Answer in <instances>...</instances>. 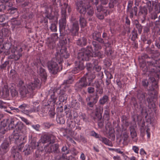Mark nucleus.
Wrapping results in <instances>:
<instances>
[{"mask_svg": "<svg viewBox=\"0 0 160 160\" xmlns=\"http://www.w3.org/2000/svg\"><path fill=\"white\" fill-rule=\"evenodd\" d=\"M62 152H65V153L63 154H64L65 158L66 157V155L69 153V148L66 146L63 147L62 148Z\"/></svg>", "mask_w": 160, "mask_h": 160, "instance_id": "e2e57ef3", "label": "nucleus"}, {"mask_svg": "<svg viewBox=\"0 0 160 160\" xmlns=\"http://www.w3.org/2000/svg\"><path fill=\"white\" fill-rule=\"evenodd\" d=\"M47 9L49 10L50 11L58 12V5L56 2H53V4L50 5Z\"/></svg>", "mask_w": 160, "mask_h": 160, "instance_id": "72a5a7b5", "label": "nucleus"}, {"mask_svg": "<svg viewBox=\"0 0 160 160\" xmlns=\"http://www.w3.org/2000/svg\"><path fill=\"white\" fill-rule=\"evenodd\" d=\"M58 38V36L57 34H54L52 37L51 39L53 40L52 42L51 43L50 42L48 46L50 48H52L55 46V41H56Z\"/></svg>", "mask_w": 160, "mask_h": 160, "instance_id": "7c9ffc66", "label": "nucleus"}, {"mask_svg": "<svg viewBox=\"0 0 160 160\" xmlns=\"http://www.w3.org/2000/svg\"><path fill=\"white\" fill-rule=\"evenodd\" d=\"M71 106L75 109H78L79 106V103L77 102L76 100H73L72 102Z\"/></svg>", "mask_w": 160, "mask_h": 160, "instance_id": "603ef678", "label": "nucleus"}, {"mask_svg": "<svg viewBox=\"0 0 160 160\" xmlns=\"http://www.w3.org/2000/svg\"><path fill=\"white\" fill-rule=\"evenodd\" d=\"M99 98V96L97 93L93 96L92 101L87 103V106L90 108H93L94 105L97 102Z\"/></svg>", "mask_w": 160, "mask_h": 160, "instance_id": "4be33fe9", "label": "nucleus"}, {"mask_svg": "<svg viewBox=\"0 0 160 160\" xmlns=\"http://www.w3.org/2000/svg\"><path fill=\"white\" fill-rule=\"evenodd\" d=\"M11 94L13 98H16L18 96V91L14 88H13L10 90Z\"/></svg>", "mask_w": 160, "mask_h": 160, "instance_id": "a18cd8bd", "label": "nucleus"}, {"mask_svg": "<svg viewBox=\"0 0 160 160\" xmlns=\"http://www.w3.org/2000/svg\"><path fill=\"white\" fill-rule=\"evenodd\" d=\"M68 132H69V133H70V134H69V133H67L66 134H64V136L66 138H67V139L71 141V142H75L74 141H73L72 139V133L71 132H69V131H68Z\"/></svg>", "mask_w": 160, "mask_h": 160, "instance_id": "09e8293b", "label": "nucleus"}, {"mask_svg": "<svg viewBox=\"0 0 160 160\" xmlns=\"http://www.w3.org/2000/svg\"><path fill=\"white\" fill-rule=\"evenodd\" d=\"M103 56V54L102 52L100 51H98L93 50L92 51V57H98V58H102Z\"/></svg>", "mask_w": 160, "mask_h": 160, "instance_id": "c756f323", "label": "nucleus"}, {"mask_svg": "<svg viewBox=\"0 0 160 160\" xmlns=\"http://www.w3.org/2000/svg\"><path fill=\"white\" fill-rule=\"evenodd\" d=\"M133 5V3L131 1H129L128 2V5L127 6V12L129 11L132 8V6Z\"/></svg>", "mask_w": 160, "mask_h": 160, "instance_id": "774afa93", "label": "nucleus"}, {"mask_svg": "<svg viewBox=\"0 0 160 160\" xmlns=\"http://www.w3.org/2000/svg\"><path fill=\"white\" fill-rule=\"evenodd\" d=\"M87 10L86 16L87 18H89V20H91L92 19L91 18L93 15L94 13L93 8L91 7L90 5V7L87 8Z\"/></svg>", "mask_w": 160, "mask_h": 160, "instance_id": "cd10ccee", "label": "nucleus"}, {"mask_svg": "<svg viewBox=\"0 0 160 160\" xmlns=\"http://www.w3.org/2000/svg\"><path fill=\"white\" fill-rule=\"evenodd\" d=\"M79 22L81 28H83L86 26L87 24L86 20L82 15L79 16Z\"/></svg>", "mask_w": 160, "mask_h": 160, "instance_id": "c85d7f7f", "label": "nucleus"}, {"mask_svg": "<svg viewBox=\"0 0 160 160\" xmlns=\"http://www.w3.org/2000/svg\"><path fill=\"white\" fill-rule=\"evenodd\" d=\"M9 8L8 9V13L10 14H13L17 11V8L13 7H11L9 6Z\"/></svg>", "mask_w": 160, "mask_h": 160, "instance_id": "de8ad7c7", "label": "nucleus"}, {"mask_svg": "<svg viewBox=\"0 0 160 160\" xmlns=\"http://www.w3.org/2000/svg\"><path fill=\"white\" fill-rule=\"evenodd\" d=\"M92 38L94 40L97 41L99 43H104V40L101 38V33L98 31H94L91 34Z\"/></svg>", "mask_w": 160, "mask_h": 160, "instance_id": "ddd939ff", "label": "nucleus"}, {"mask_svg": "<svg viewBox=\"0 0 160 160\" xmlns=\"http://www.w3.org/2000/svg\"><path fill=\"white\" fill-rule=\"evenodd\" d=\"M76 8L80 14H85L87 12V8L90 7L88 0H77L75 2Z\"/></svg>", "mask_w": 160, "mask_h": 160, "instance_id": "f03ea898", "label": "nucleus"}, {"mask_svg": "<svg viewBox=\"0 0 160 160\" xmlns=\"http://www.w3.org/2000/svg\"><path fill=\"white\" fill-rule=\"evenodd\" d=\"M38 73L44 80L46 79L47 75L44 69L41 67L39 68V69H38Z\"/></svg>", "mask_w": 160, "mask_h": 160, "instance_id": "a878e982", "label": "nucleus"}, {"mask_svg": "<svg viewBox=\"0 0 160 160\" xmlns=\"http://www.w3.org/2000/svg\"><path fill=\"white\" fill-rule=\"evenodd\" d=\"M92 44L94 48L95 51H98L102 48L101 45L100 43L98 42H97L95 41H93L92 42Z\"/></svg>", "mask_w": 160, "mask_h": 160, "instance_id": "ea45409f", "label": "nucleus"}, {"mask_svg": "<svg viewBox=\"0 0 160 160\" xmlns=\"http://www.w3.org/2000/svg\"><path fill=\"white\" fill-rule=\"evenodd\" d=\"M9 144L7 142L2 143L0 146V156L5 154L9 150Z\"/></svg>", "mask_w": 160, "mask_h": 160, "instance_id": "2eb2a0df", "label": "nucleus"}, {"mask_svg": "<svg viewBox=\"0 0 160 160\" xmlns=\"http://www.w3.org/2000/svg\"><path fill=\"white\" fill-rule=\"evenodd\" d=\"M40 81L38 79L35 80L33 82H29L26 85V87L30 93V94L32 93L33 91L35 88L38 86V84H39Z\"/></svg>", "mask_w": 160, "mask_h": 160, "instance_id": "f8f14e48", "label": "nucleus"}, {"mask_svg": "<svg viewBox=\"0 0 160 160\" xmlns=\"http://www.w3.org/2000/svg\"><path fill=\"white\" fill-rule=\"evenodd\" d=\"M147 95L146 93L143 92L141 91H139L138 92L137 98L140 101V104H146L145 97Z\"/></svg>", "mask_w": 160, "mask_h": 160, "instance_id": "f3484780", "label": "nucleus"}, {"mask_svg": "<svg viewBox=\"0 0 160 160\" xmlns=\"http://www.w3.org/2000/svg\"><path fill=\"white\" fill-rule=\"evenodd\" d=\"M99 140L106 145L110 146H112V144L111 141L106 138L101 136V137L99 138Z\"/></svg>", "mask_w": 160, "mask_h": 160, "instance_id": "e433bc0d", "label": "nucleus"}, {"mask_svg": "<svg viewBox=\"0 0 160 160\" xmlns=\"http://www.w3.org/2000/svg\"><path fill=\"white\" fill-rule=\"evenodd\" d=\"M122 139L123 142L127 140L128 138V133L126 132H125L122 133Z\"/></svg>", "mask_w": 160, "mask_h": 160, "instance_id": "69168bd1", "label": "nucleus"}, {"mask_svg": "<svg viewBox=\"0 0 160 160\" xmlns=\"http://www.w3.org/2000/svg\"><path fill=\"white\" fill-rule=\"evenodd\" d=\"M26 138V137L24 135H20L18 132H15V130L13 131L12 134L10 137L11 141H14V143L17 145L22 141H25Z\"/></svg>", "mask_w": 160, "mask_h": 160, "instance_id": "6e6552de", "label": "nucleus"}, {"mask_svg": "<svg viewBox=\"0 0 160 160\" xmlns=\"http://www.w3.org/2000/svg\"><path fill=\"white\" fill-rule=\"evenodd\" d=\"M59 93L60 94L59 98V100L60 102H63L67 100V95L65 93V91L63 90H60Z\"/></svg>", "mask_w": 160, "mask_h": 160, "instance_id": "b1692460", "label": "nucleus"}, {"mask_svg": "<svg viewBox=\"0 0 160 160\" xmlns=\"http://www.w3.org/2000/svg\"><path fill=\"white\" fill-rule=\"evenodd\" d=\"M88 86L87 81V78L85 76L81 78L75 85V89L78 91H81L83 88H86Z\"/></svg>", "mask_w": 160, "mask_h": 160, "instance_id": "0eeeda50", "label": "nucleus"}, {"mask_svg": "<svg viewBox=\"0 0 160 160\" xmlns=\"http://www.w3.org/2000/svg\"><path fill=\"white\" fill-rule=\"evenodd\" d=\"M103 112L102 107L98 106L96 108L95 115L96 117L100 119L102 118V114Z\"/></svg>", "mask_w": 160, "mask_h": 160, "instance_id": "412c9836", "label": "nucleus"}, {"mask_svg": "<svg viewBox=\"0 0 160 160\" xmlns=\"http://www.w3.org/2000/svg\"><path fill=\"white\" fill-rule=\"evenodd\" d=\"M9 63L8 61H5L4 63L0 65V68L1 69H5L6 67L9 64Z\"/></svg>", "mask_w": 160, "mask_h": 160, "instance_id": "0e129e2a", "label": "nucleus"}, {"mask_svg": "<svg viewBox=\"0 0 160 160\" xmlns=\"http://www.w3.org/2000/svg\"><path fill=\"white\" fill-rule=\"evenodd\" d=\"M69 56V53L67 51L66 48L65 47H63L60 49V51L58 52L57 56L56 58H57L58 59L59 58L63 57L66 59L68 58Z\"/></svg>", "mask_w": 160, "mask_h": 160, "instance_id": "dca6fc26", "label": "nucleus"}, {"mask_svg": "<svg viewBox=\"0 0 160 160\" xmlns=\"http://www.w3.org/2000/svg\"><path fill=\"white\" fill-rule=\"evenodd\" d=\"M13 157L15 160H22V158L21 154L16 150L12 152Z\"/></svg>", "mask_w": 160, "mask_h": 160, "instance_id": "4c0bfd02", "label": "nucleus"}, {"mask_svg": "<svg viewBox=\"0 0 160 160\" xmlns=\"http://www.w3.org/2000/svg\"><path fill=\"white\" fill-rule=\"evenodd\" d=\"M68 7L67 3H64L61 9V18L59 20V24L61 29H65L66 24V8Z\"/></svg>", "mask_w": 160, "mask_h": 160, "instance_id": "20e7f679", "label": "nucleus"}, {"mask_svg": "<svg viewBox=\"0 0 160 160\" xmlns=\"http://www.w3.org/2000/svg\"><path fill=\"white\" fill-rule=\"evenodd\" d=\"M41 109L39 106H38L37 107L33 106V108H31L30 111L32 112H38L39 114L40 112V111H41Z\"/></svg>", "mask_w": 160, "mask_h": 160, "instance_id": "4d7b16f0", "label": "nucleus"}, {"mask_svg": "<svg viewBox=\"0 0 160 160\" xmlns=\"http://www.w3.org/2000/svg\"><path fill=\"white\" fill-rule=\"evenodd\" d=\"M92 46H88L86 48L82 49L81 51L78 53V58L80 60L88 61L92 57Z\"/></svg>", "mask_w": 160, "mask_h": 160, "instance_id": "7ed1b4c3", "label": "nucleus"}, {"mask_svg": "<svg viewBox=\"0 0 160 160\" xmlns=\"http://www.w3.org/2000/svg\"><path fill=\"white\" fill-rule=\"evenodd\" d=\"M102 39L104 40V43H101V44H103L105 46H106L107 45H108V46H109L110 44L108 42H107V38H108L107 34L106 32H103L102 35Z\"/></svg>", "mask_w": 160, "mask_h": 160, "instance_id": "49530a36", "label": "nucleus"}, {"mask_svg": "<svg viewBox=\"0 0 160 160\" xmlns=\"http://www.w3.org/2000/svg\"><path fill=\"white\" fill-rule=\"evenodd\" d=\"M116 83L118 87L120 89L122 88L124 82L122 80L117 79L116 81Z\"/></svg>", "mask_w": 160, "mask_h": 160, "instance_id": "3c124183", "label": "nucleus"}, {"mask_svg": "<svg viewBox=\"0 0 160 160\" xmlns=\"http://www.w3.org/2000/svg\"><path fill=\"white\" fill-rule=\"evenodd\" d=\"M87 88V91L89 94L93 93L95 91V88L92 86H89Z\"/></svg>", "mask_w": 160, "mask_h": 160, "instance_id": "bf43d9fd", "label": "nucleus"}, {"mask_svg": "<svg viewBox=\"0 0 160 160\" xmlns=\"http://www.w3.org/2000/svg\"><path fill=\"white\" fill-rule=\"evenodd\" d=\"M86 75L87 76L88 83V86H92L93 83H92L96 78L95 75L93 73L88 74L87 73Z\"/></svg>", "mask_w": 160, "mask_h": 160, "instance_id": "393cba45", "label": "nucleus"}, {"mask_svg": "<svg viewBox=\"0 0 160 160\" xmlns=\"http://www.w3.org/2000/svg\"><path fill=\"white\" fill-rule=\"evenodd\" d=\"M147 65L150 72L155 73H157L158 72L159 70H157V61L153 59H152L151 61H148L147 62Z\"/></svg>", "mask_w": 160, "mask_h": 160, "instance_id": "9d476101", "label": "nucleus"}, {"mask_svg": "<svg viewBox=\"0 0 160 160\" xmlns=\"http://www.w3.org/2000/svg\"><path fill=\"white\" fill-rule=\"evenodd\" d=\"M150 18L153 20L158 19L157 14L156 12H153L150 15Z\"/></svg>", "mask_w": 160, "mask_h": 160, "instance_id": "052dcab7", "label": "nucleus"}, {"mask_svg": "<svg viewBox=\"0 0 160 160\" xmlns=\"http://www.w3.org/2000/svg\"><path fill=\"white\" fill-rule=\"evenodd\" d=\"M142 120V117L138 115H134L133 121L136 122V121L139 122Z\"/></svg>", "mask_w": 160, "mask_h": 160, "instance_id": "338daca9", "label": "nucleus"}, {"mask_svg": "<svg viewBox=\"0 0 160 160\" xmlns=\"http://www.w3.org/2000/svg\"><path fill=\"white\" fill-rule=\"evenodd\" d=\"M55 160H63L65 159V156L63 153H60L58 155L54 156Z\"/></svg>", "mask_w": 160, "mask_h": 160, "instance_id": "8fccbe9b", "label": "nucleus"}, {"mask_svg": "<svg viewBox=\"0 0 160 160\" xmlns=\"http://www.w3.org/2000/svg\"><path fill=\"white\" fill-rule=\"evenodd\" d=\"M108 97L106 95H105L99 99L98 102L100 105H103L105 104L106 103L108 102Z\"/></svg>", "mask_w": 160, "mask_h": 160, "instance_id": "f704fd0d", "label": "nucleus"}, {"mask_svg": "<svg viewBox=\"0 0 160 160\" xmlns=\"http://www.w3.org/2000/svg\"><path fill=\"white\" fill-rule=\"evenodd\" d=\"M131 137L132 139L135 138L137 136V134L133 126H131L129 128Z\"/></svg>", "mask_w": 160, "mask_h": 160, "instance_id": "c03bdc74", "label": "nucleus"}, {"mask_svg": "<svg viewBox=\"0 0 160 160\" xmlns=\"http://www.w3.org/2000/svg\"><path fill=\"white\" fill-rule=\"evenodd\" d=\"M75 67L78 68V69H79V70H81L84 69L85 68V67L83 63L80 61H75Z\"/></svg>", "mask_w": 160, "mask_h": 160, "instance_id": "79ce46f5", "label": "nucleus"}, {"mask_svg": "<svg viewBox=\"0 0 160 160\" xmlns=\"http://www.w3.org/2000/svg\"><path fill=\"white\" fill-rule=\"evenodd\" d=\"M57 122L60 124H64L65 122L64 118L62 116H59L56 118Z\"/></svg>", "mask_w": 160, "mask_h": 160, "instance_id": "5fc2aeb1", "label": "nucleus"}, {"mask_svg": "<svg viewBox=\"0 0 160 160\" xmlns=\"http://www.w3.org/2000/svg\"><path fill=\"white\" fill-rule=\"evenodd\" d=\"M25 126L24 124L21 122H18L16 125L15 129V132L16 131L18 132H22L24 129Z\"/></svg>", "mask_w": 160, "mask_h": 160, "instance_id": "aec40b11", "label": "nucleus"}, {"mask_svg": "<svg viewBox=\"0 0 160 160\" xmlns=\"http://www.w3.org/2000/svg\"><path fill=\"white\" fill-rule=\"evenodd\" d=\"M132 36L131 39L132 41H134L138 38V34L137 32L135 31V29L132 31Z\"/></svg>", "mask_w": 160, "mask_h": 160, "instance_id": "6e6d98bb", "label": "nucleus"}, {"mask_svg": "<svg viewBox=\"0 0 160 160\" xmlns=\"http://www.w3.org/2000/svg\"><path fill=\"white\" fill-rule=\"evenodd\" d=\"M48 9H46L45 14H46L45 17L50 20L54 19L55 17L52 14V12Z\"/></svg>", "mask_w": 160, "mask_h": 160, "instance_id": "58836bf2", "label": "nucleus"}, {"mask_svg": "<svg viewBox=\"0 0 160 160\" xmlns=\"http://www.w3.org/2000/svg\"><path fill=\"white\" fill-rule=\"evenodd\" d=\"M141 133L142 135H144L145 132H146L147 136L148 138L150 137V133L149 132L150 129L149 128H147L146 130L143 126H142L140 128Z\"/></svg>", "mask_w": 160, "mask_h": 160, "instance_id": "37998d69", "label": "nucleus"}, {"mask_svg": "<svg viewBox=\"0 0 160 160\" xmlns=\"http://www.w3.org/2000/svg\"><path fill=\"white\" fill-rule=\"evenodd\" d=\"M137 6L135 5L132 8L127 12L129 14V17L131 18H133L134 16H137L138 8Z\"/></svg>", "mask_w": 160, "mask_h": 160, "instance_id": "5701e85b", "label": "nucleus"}, {"mask_svg": "<svg viewBox=\"0 0 160 160\" xmlns=\"http://www.w3.org/2000/svg\"><path fill=\"white\" fill-rule=\"evenodd\" d=\"M79 25L78 21L75 20H72L70 30L72 36H76L78 33Z\"/></svg>", "mask_w": 160, "mask_h": 160, "instance_id": "1a4fd4ad", "label": "nucleus"}, {"mask_svg": "<svg viewBox=\"0 0 160 160\" xmlns=\"http://www.w3.org/2000/svg\"><path fill=\"white\" fill-rule=\"evenodd\" d=\"M68 126L69 127V130H68L70 132L72 133L71 130L75 128V123L71 120L68 121Z\"/></svg>", "mask_w": 160, "mask_h": 160, "instance_id": "2f4dec72", "label": "nucleus"}, {"mask_svg": "<svg viewBox=\"0 0 160 160\" xmlns=\"http://www.w3.org/2000/svg\"><path fill=\"white\" fill-rule=\"evenodd\" d=\"M103 81L102 80L99 81L97 80L92 84V86H94L96 88H103Z\"/></svg>", "mask_w": 160, "mask_h": 160, "instance_id": "c9c22d12", "label": "nucleus"}, {"mask_svg": "<svg viewBox=\"0 0 160 160\" xmlns=\"http://www.w3.org/2000/svg\"><path fill=\"white\" fill-rule=\"evenodd\" d=\"M26 86L24 82L22 80H20L17 84L20 95L22 98L27 97L28 94H30L29 91Z\"/></svg>", "mask_w": 160, "mask_h": 160, "instance_id": "39448f33", "label": "nucleus"}, {"mask_svg": "<svg viewBox=\"0 0 160 160\" xmlns=\"http://www.w3.org/2000/svg\"><path fill=\"white\" fill-rule=\"evenodd\" d=\"M87 42V38L84 37L78 39L76 43L78 46L82 47L86 46Z\"/></svg>", "mask_w": 160, "mask_h": 160, "instance_id": "6ab92c4d", "label": "nucleus"}, {"mask_svg": "<svg viewBox=\"0 0 160 160\" xmlns=\"http://www.w3.org/2000/svg\"><path fill=\"white\" fill-rule=\"evenodd\" d=\"M139 10L138 13L139 16H142L143 17L145 18L148 14V9L146 6H141L139 7Z\"/></svg>", "mask_w": 160, "mask_h": 160, "instance_id": "a211bd4d", "label": "nucleus"}, {"mask_svg": "<svg viewBox=\"0 0 160 160\" xmlns=\"http://www.w3.org/2000/svg\"><path fill=\"white\" fill-rule=\"evenodd\" d=\"M62 61L61 58L59 60L57 58H55L48 61L47 66L49 72L53 74H55L61 70L62 67L61 63Z\"/></svg>", "mask_w": 160, "mask_h": 160, "instance_id": "f257e3e1", "label": "nucleus"}, {"mask_svg": "<svg viewBox=\"0 0 160 160\" xmlns=\"http://www.w3.org/2000/svg\"><path fill=\"white\" fill-rule=\"evenodd\" d=\"M56 138L52 135L45 134L41 139V142L43 143H48V144L53 143L55 142Z\"/></svg>", "mask_w": 160, "mask_h": 160, "instance_id": "9b49d317", "label": "nucleus"}, {"mask_svg": "<svg viewBox=\"0 0 160 160\" xmlns=\"http://www.w3.org/2000/svg\"><path fill=\"white\" fill-rule=\"evenodd\" d=\"M22 51V49L20 47L15 53L9 56L8 58L10 59H14L15 61H17L22 57V55L21 52Z\"/></svg>", "mask_w": 160, "mask_h": 160, "instance_id": "4468645a", "label": "nucleus"}, {"mask_svg": "<svg viewBox=\"0 0 160 160\" xmlns=\"http://www.w3.org/2000/svg\"><path fill=\"white\" fill-rule=\"evenodd\" d=\"M32 149L31 146L29 145H26L23 149V152L25 155H28L32 151Z\"/></svg>", "mask_w": 160, "mask_h": 160, "instance_id": "473e14b6", "label": "nucleus"}, {"mask_svg": "<svg viewBox=\"0 0 160 160\" xmlns=\"http://www.w3.org/2000/svg\"><path fill=\"white\" fill-rule=\"evenodd\" d=\"M149 92H151V93L152 94H153V92L154 93L155 97V98L156 96H157V91L155 90V88L153 87V85L152 84L151 87H149V89L148 90Z\"/></svg>", "mask_w": 160, "mask_h": 160, "instance_id": "13d9d810", "label": "nucleus"}, {"mask_svg": "<svg viewBox=\"0 0 160 160\" xmlns=\"http://www.w3.org/2000/svg\"><path fill=\"white\" fill-rule=\"evenodd\" d=\"M147 64H145L144 63H141L140 64V68L143 72H147L148 70V66H147Z\"/></svg>", "mask_w": 160, "mask_h": 160, "instance_id": "864d4df0", "label": "nucleus"}, {"mask_svg": "<svg viewBox=\"0 0 160 160\" xmlns=\"http://www.w3.org/2000/svg\"><path fill=\"white\" fill-rule=\"evenodd\" d=\"M8 122V128L9 130H12L14 129L17 123V121L16 118H11L9 120Z\"/></svg>", "mask_w": 160, "mask_h": 160, "instance_id": "bb28decb", "label": "nucleus"}, {"mask_svg": "<svg viewBox=\"0 0 160 160\" xmlns=\"http://www.w3.org/2000/svg\"><path fill=\"white\" fill-rule=\"evenodd\" d=\"M119 0H110L108 4L109 8H113L119 3Z\"/></svg>", "mask_w": 160, "mask_h": 160, "instance_id": "a19ab883", "label": "nucleus"}, {"mask_svg": "<svg viewBox=\"0 0 160 160\" xmlns=\"http://www.w3.org/2000/svg\"><path fill=\"white\" fill-rule=\"evenodd\" d=\"M146 7L148 8L149 12H151L153 9L151 1H148L146 2Z\"/></svg>", "mask_w": 160, "mask_h": 160, "instance_id": "680f3d73", "label": "nucleus"}, {"mask_svg": "<svg viewBox=\"0 0 160 160\" xmlns=\"http://www.w3.org/2000/svg\"><path fill=\"white\" fill-rule=\"evenodd\" d=\"M58 148L59 145L58 144H51L45 145L44 147V149L47 152L54 153L55 156L58 155L60 153H62L60 152Z\"/></svg>", "mask_w": 160, "mask_h": 160, "instance_id": "423d86ee", "label": "nucleus"}]
</instances>
